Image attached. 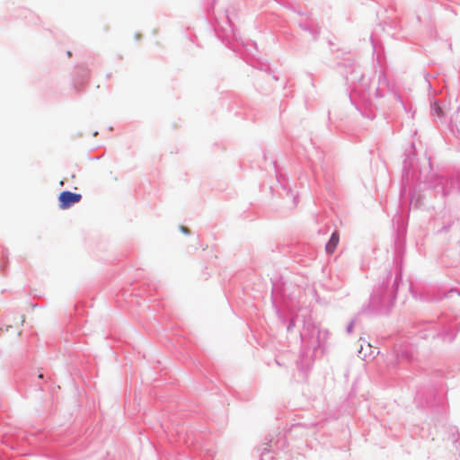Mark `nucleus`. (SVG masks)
Segmentation results:
<instances>
[{
	"label": "nucleus",
	"mask_w": 460,
	"mask_h": 460,
	"mask_svg": "<svg viewBox=\"0 0 460 460\" xmlns=\"http://www.w3.org/2000/svg\"><path fill=\"white\" fill-rule=\"evenodd\" d=\"M358 353L363 356V357H367V352H364V348H363V345L361 344L360 345V349L358 350Z\"/></svg>",
	"instance_id": "nucleus-4"
},
{
	"label": "nucleus",
	"mask_w": 460,
	"mask_h": 460,
	"mask_svg": "<svg viewBox=\"0 0 460 460\" xmlns=\"http://www.w3.org/2000/svg\"><path fill=\"white\" fill-rule=\"evenodd\" d=\"M431 108H432V111L435 113V115H437L439 118L443 117V115H444L443 111L437 102H434L432 104Z\"/></svg>",
	"instance_id": "nucleus-3"
},
{
	"label": "nucleus",
	"mask_w": 460,
	"mask_h": 460,
	"mask_svg": "<svg viewBox=\"0 0 460 460\" xmlns=\"http://www.w3.org/2000/svg\"><path fill=\"white\" fill-rule=\"evenodd\" d=\"M67 55H68L69 57H71V56H72V54H71V52H70V51H68V52H67Z\"/></svg>",
	"instance_id": "nucleus-5"
},
{
	"label": "nucleus",
	"mask_w": 460,
	"mask_h": 460,
	"mask_svg": "<svg viewBox=\"0 0 460 460\" xmlns=\"http://www.w3.org/2000/svg\"><path fill=\"white\" fill-rule=\"evenodd\" d=\"M340 242V234L337 231L332 233L329 242L327 243L325 246V251L327 253L332 254L336 250L338 244Z\"/></svg>",
	"instance_id": "nucleus-2"
},
{
	"label": "nucleus",
	"mask_w": 460,
	"mask_h": 460,
	"mask_svg": "<svg viewBox=\"0 0 460 460\" xmlns=\"http://www.w3.org/2000/svg\"><path fill=\"white\" fill-rule=\"evenodd\" d=\"M82 196L77 193L70 192V191H63L60 193L58 197L59 207L62 209H66L73 206L74 204L79 202L81 200Z\"/></svg>",
	"instance_id": "nucleus-1"
}]
</instances>
